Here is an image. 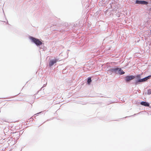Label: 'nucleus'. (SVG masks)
Returning <instances> with one entry per match:
<instances>
[{
	"label": "nucleus",
	"mask_w": 151,
	"mask_h": 151,
	"mask_svg": "<svg viewBox=\"0 0 151 151\" xmlns=\"http://www.w3.org/2000/svg\"><path fill=\"white\" fill-rule=\"evenodd\" d=\"M31 40L37 45H40L42 44V42L39 39L31 37Z\"/></svg>",
	"instance_id": "obj_1"
},
{
	"label": "nucleus",
	"mask_w": 151,
	"mask_h": 151,
	"mask_svg": "<svg viewBox=\"0 0 151 151\" xmlns=\"http://www.w3.org/2000/svg\"><path fill=\"white\" fill-rule=\"evenodd\" d=\"M134 78L133 76H127L125 78V80L126 82H128L134 79Z\"/></svg>",
	"instance_id": "obj_2"
},
{
	"label": "nucleus",
	"mask_w": 151,
	"mask_h": 151,
	"mask_svg": "<svg viewBox=\"0 0 151 151\" xmlns=\"http://www.w3.org/2000/svg\"><path fill=\"white\" fill-rule=\"evenodd\" d=\"M136 3L138 4H147L148 2L145 1H142L137 0L136 1Z\"/></svg>",
	"instance_id": "obj_3"
},
{
	"label": "nucleus",
	"mask_w": 151,
	"mask_h": 151,
	"mask_svg": "<svg viewBox=\"0 0 151 151\" xmlns=\"http://www.w3.org/2000/svg\"><path fill=\"white\" fill-rule=\"evenodd\" d=\"M58 60L56 59H55L53 60H50L49 63V65L50 66H51L53 65L55 63H56L57 61Z\"/></svg>",
	"instance_id": "obj_4"
},
{
	"label": "nucleus",
	"mask_w": 151,
	"mask_h": 151,
	"mask_svg": "<svg viewBox=\"0 0 151 151\" xmlns=\"http://www.w3.org/2000/svg\"><path fill=\"white\" fill-rule=\"evenodd\" d=\"M140 104L142 105L146 106H149L150 105L148 103L145 101H142L141 102Z\"/></svg>",
	"instance_id": "obj_5"
},
{
	"label": "nucleus",
	"mask_w": 151,
	"mask_h": 151,
	"mask_svg": "<svg viewBox=\"0 0 151 151\" xmlns=\"http://www.w3.org/2000/svg\"><path fill=\"white\" fill-rule=\"evenodd\" d=\"M118 73L120 75L123 74L124 73V72L121 69L119 70Z\"/></svg>",
	"instance_id": "obj_6"
},
{
	"label": "nucleus",
	"mask_w": 151,
	"mask_h": 151,
	"mask_svg": "<svg viewBox=\"0 0 151 151\" xmlns=\"http://www.w3.org/2000/svg\"><path fill=\"white\" fill-rule=\"evenodd\" d=\"M91 82V78L89 77L87 80V83L88 84H90Z\"/></svg>",
	"instance_id": "obj_7"
},
{
	"label": "nucleus",
	"mask_w": 151,
	"mask_h": 151,
	"mask_svg": "<svg viewBox=\"0 0 151 151\" xmlns=\"http://www.w3.org/2000/svg\"><path fill=\"white\" fill-rule=\"evenodd\" d=\"M146 78H143L142 79H139L138 80V82H142L143 81H146Z\"/></svg>",
	"instance_id": "obj_8"
},
{
	"label": "nucleus",
	"mask_w": 151,
	"mask_h": 151,
	"mask_svg": "<svg viewBox=\"0 0 151 151\" xmlns=\"http://www.w3.org/2000/svg\"><path fill=\"white\" fill-rule=\"evenodd\" d=\"M147 93L149 95L151 94V89H149L148 90Z\"/></svg>",
	"instance_id": "obj_9"
},
{
	"label": "nucleus",
	"mask_w": 151,
	"mask_h": 151,
	"mask_svg": "<svg viewBox=\"0 0 151 151\" xmlns=\"http://www.w3.org/2000/svg\"><path fill=\"white\" fill-rule=\"evenodd\" d=\"M150 77H151V76H148L147 77H145V78H146V80H147L149 78H150Z\"/></svg>",
	"instance_id": "obj_10"
},
{
	"label": "nucleus",
	"mask_w": 151,
	"mask_h": 151,
	"mask_svg": "<svg viewBox=\"0 0 151 151\" xmlns=\"http://www.w3.org/2000/svg\"><path fill=\"white\" fill-rule=\"evenodd\" d=\"M118 69V68H116V69H115V70H117Z\"/></svg>",
	"instance_id": "obj_11"
}]
</instances>
